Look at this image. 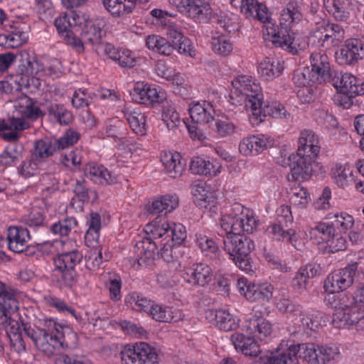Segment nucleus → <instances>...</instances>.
Returning <instances> with one entry per match:
<instances>
[{"mask_svg":"<svg viewBox=\"0 0 364 364\" xmlns=\"http://www.w3.org/2000/svg\"><path fill=\"white\" fill-rule=\"evenodd\" d=\"M215 132L222 137L234 134L237 127L228 119H217L215 123Z\"/></svg>","mask_w":364,"mask_h":364,"instance_id":"58","label":"nucleus"},{"mask_svg":"<svg viewBox=\"0 0 364 364\" xmlns=\"http://www.w3.org/2000/svg\"><path fill=\"white\" fill-rule=\"evenodd\" d=\"M76 225L77 220L74 218H67L52 225L50 230L55 235L67 236Z\"/></svg>","mask_w":364,"mask_h":364,"instance_id":"54","label":"nucleus"},{"mask_svg":"<svg viewBox=\"0 0 364 364\" xmlns=\"http://www.w3.org/2000/svg\"><path fill=\"white\" fill-rule=\"evenodd\" d=\"M161 119L168 129L174 131L182 124L179 113L174 106L166 102L162 106Z\"/></svg>","mask_w":364,"mask_h":364,"instance_id":"35","label":"nucleus"},{"mask_svg":"<svg viewBox=\"0 0 364 364\" xmlns=\"http://www.w3.org/2000/svg\"><path fill=\"white\" fill-rule=\"evenodd\" d=\"M105 286L108 288L110 297L114 301H119L121 298L122 281L119 276H110L105 282Z\"/></svg>","mask_w":364,"mask_h":364,"instance_id":"59","label":"nucleus"},{"mask_svg":"<svg viewBox=\"0 0 364 364\" xmlns=\"http://www.w3.org/2000/svg\"><path fill=\"white\" fill-rule=\"evenodd\" d=\"M331 175L334 183L343 188L353 181V171L346 164H336L332 168Z\"/></svg>","mask_w":364,"mask_h":364,"instance_id":"37","label":"nucleus"},{"mask_svg":"<svg viewBox=\"0 0 364 364\" xmlns=\"http://www.w3.org/2000/svg\"><path fill=\"white\" fill-rule=\"evenodd\" d=\"M284 63L277 59L265 58L259 65L257 71L264 80H272L279 77L284 70Z\"/></svg>","mask_w":364,"mask_h":364,"instance_id":"31","label":"nucleus"},{"mask_svg":"<svg viewBox=\"0 0 364 364\" xmlns=\"http://www.w3.org/2000/svg\"><path fill=\"white\" fill-rule=\"evenodd\" d=\"M245 327L250 333H258L260 339L270 335L272 324L267 320H245Z\"/></svg>","mask_w":364,"mask_h":364,"instance_id":"42","label":"nucleus"},{"mask_svg":"<svg viewBox=\"0 0 364 364\" xmlns=\"http://www.w3.org/2000/svg\"><path fill=\"white\" fill-rule=\"evenodd\" d=\"M77 33L79 35L75 33L74 31L67 33L63 39L65 43L70 46L75 53L82 54L85 51V44L87 43L80 36V32Z\"/></svg>","mask_w":364,"mask_h":364,"instance_id":"53","label":"nucleus"},{"mask_svg":"<svg viewBox=\"0 0 364 364\" xmlns=\"http://www.w3.org/2000/svg\"><path fill=\"white\" fill-rule=\"evenodd\" d=\"M125 0H102L104 7L114 16L129 14L134 9L133 4H125Z\"/></svg>","mask_w":364,"mask_h":364,"instance_id":"43","label":"nucleus"},{"mask_svg":"<svg viewBox=\"0 0 364 364\" xmlns=\"http://www.w3.org/2000/svg\"><path fill=\"white\" fill-rule=\"evenodd\" d=\"M48 114L60 125H68L73 120L72 112L63 105L50 103L46 107Z\"/></svg>","mask_w":364,"mask_h":364,"instance_id":"33","label":"nucleus"},{"mask_svg":"<svg viewBox=\"0 0 364 364\" xmlns=\"http://www.w3.org/2000/svg\"><path fill=\"white\" fill-rule=\"evenodd\" d=\"M240 9L247 17L252 16L260 21L267 18L266 7L257 0H241Z\"/></svg>","mask_w":364,"mask_h":364,"instance_id":"34","label":"nucleus"},{"mask_svg":"<svg viewBox=\"0 0 364 364\" xmlns=\"http://www.w3.org/2000/svg\"><path fill=\"white\" fill-rule=\"evenodd\" d=\"M192 121L196 124H208L214 119L215 110L213 106L205 101L194 103L189 108Z\"/></svg>","mask_w":364,"mask_h":364,"instance_id":"30","label":"nucleus"},{"mask_svg":"<svg viewBox=\"0 0 364 364\" xmlns=\"http://www.w3.org/2000/svg\"><path fill=\"white\" fill-rule=\"evenodd\" d=\"M210 21L218 24L220 28L228 33L237 30V25L225 15H218L212 13V18Z\"/></svg>","mask_w":364,"mask_h":364,"instance_id":"63","label":"nucleus"},{"mask_svg":"<svg viewBox=\"0 0 364 364\" xmlns=\"http://www.w3.org/2000/svg\"><path fill=\"white\" fill-rule=\"evenodd\" d=\"M83 258L77 250L60 254L55 259V271L58 273L59 281L67 287H72L77 282L75 266Z\"/></svg>","mask_w":364,"mask_h":364,"instance_id":"10","label":"nucleus"},{"mask_svg":"<svg viewBox=\"0 0 364 364\" xmlns=\"http://www.w3.org/2000/svg\"><path fill=\"white\" fill-rule=\"evenodd\" d=\"M221 164L216 159H205L200 156L193 158L190 170L195 174L206 176H215L220 173Z\"/></svg>","mask_w":364,"mask_h":364,"instance_id":"26","label":"nucleus"},{"mask_svg":"<svg viewBox=\"0 0 364 364\" xmlns=\"http://www.w3.org/2000/svg\"><path fill=\"white\" fill-rule=\"evenodd\" d=\"M170 3L196 22L207 23L212 18V9L208 0H170Z\"/></svg>","mask_w":364,"mask_h":364,"instance_id":"13","label":"nucleus"},{"mask_svg":"<svg viewBox=\"0 0 364 364\" xmlns=\"http://www.w3.org/2000/svg\"><path fill=\"white\" fill-rule=\"evenodd\" d=\"M44 165L31 155L30 159L22 162L18 168V173L25 178L36 174L40 170H44Z\"/></svg>","mask_w":364,"mask_h":364,"instance_id":"48","label":"nucleus"},{"mask_svg":"<svg viewBox=\"0 0 364 364\" xmlns=\"http://www.w3.org/2000/svg\"><path fill=\"white\" fill-rule=\"evenodd\" d=\"M330 83L340 92L350 95L364 94V83L360 82L354 75L350 73L342 74L336 71Z\"/></svg>","mask_w":364,"mask_h":364,"instance_id":"21","label":"nucleus"},{"mask_svg":"<svg viewBox=\"0 0 364 364\" xmlns=\"http://www.w3.org/2000/svg\"><path fill=\"white\" fill-rule=\"evenodd\" d=\"M212 276L211 268L205 263H195L184 272L185 279L193 286L205 287L211 281Z\"/></svg>","mask_w":364,"mask_h":364,"instance_id":"23","label":"nucleus"},{"mask_svg":"<svg viewBox=\"0 0 364 364\" xmlns=\"http://www.w3.org/2000/svg\"><path fill=\"white\" fill-rule=\"evenodd\" d=\"M309 234L311 237L320 236L323 241L327 242L330 238L335 235L336 232L329 220L325 223H319L315 227L311 228Z\"/></svg>","mask_w":364,"mask_h":364,"instance_id":"49","label":"nucleus"},{"mask_svg":"<svg viewBox=\"0 0 364 364\" xmlns=\"http://www.w3.org/2000/svg\"><path fill=\"white\" fill-rule=\"evenodd\" d=\"M161 161L166 173L173 178L181 176L185 169L186 164L178 153H164L161 156Z\"/></svg>","mask_w":364,"mask_h":364,"instance_id":"28","label":"nucleus"},{"mask_svg":"<svg viewBox=\"0 0 364 364\" xmlns=\"http://www.w3.org/2000/svg\"><path fill=\"white\" fill-rule=\"evenodd\" d=\"M316 158L309 155L296 154L290 155L284 159L283 166L290 168V175L292 180L306 181L310 178L313 173V163Z\"/></svg>","mask_w":364,"mask_h":364,"instance_id":"16","label":"nucleus"},{"mask_svg":"<svg viewBox=\"0 0 364 364\" xmlns=\"http://www.w3.org/2000/svg\"><path fill=\"white\" fill-rule=\"evenodd\" d=\"M146 87L147 84H144L143 82H136L130 92L132 99L139 104L146 105Z\"/></svg>","mask_w":364,"mask_h":364,"instance_id":"62","label":"nucleus"},{"mask_svg":"<svg viewBox=\"0 0 364 364\" xmlns=\"http://www.w3.org/2000/svg\"><path fill=\"white\" fill-rule=\"evenodd\" d=\"M224 248L229 253L235 264L242 271L250 272L252 264L250 255L255 248L252 239L237 233L223 239Z\"/></svg>","mask_w":364,"mask_h":364,"instance_id":"4","label":"nucleus"},{"mask_svg":"<svg viewBox=\"0 0 364 364\" xmlns=\"http://www.w3.org/2000/svg\"><path fill=\"white\" fill-rule=\"evenodd\" d=\"M146 45L149 49L164 55H170L173 51L171 44L159 36H149L146 39Z\"/></svg>","mask_w":364,"mask_h":364,"instance_id":"40","label":"nucleus"},{"mask_svg":"<svg viewBox=\"0 0 364 364\" xmlns=\"http://www.w3.org/2000/svg\"><path fill=\"white\" fill-rule=\"evenodd\" d=\"M157 245L150 237H146L138 241L134 246V253L139 265H149L155 259L156 256L163 259L166 262L174 261L171 245L165 243L159 251Z\"/></svg>","mask_w":364,"mask_h":364,"instance_id":"7","label":"nucleus"},{"mask_svg":"<svg viewBox=\"0 0 364 364\" xmlns=\"http://www.w3.org/2000/svg\"><path fill=\"white\" fill-rule=\"evenodd\" d=\"M127 120L135 134L141 136L146 134V117L144 114L137 112L128 114Z\"/></svg>","mask_w":364,"mask_h":364,"instance_id":"52","label":"nucleus"},{"mask_svg":"<svg viewBox=\"0 0 364 364\" xmlns=\"http://www.w3.org/2000/svg\"><path fill=\"white\" fill-rule=\"evenodd\" d=\"M80 136L77 132L69 129L63 136L54 141L48 138L38 139L34 142L31 155L45 166L46 160L58 150L64 149L77 143Z\"/></svg>","mask_w":364,"mask_h":364,"instance_id":"5","label":"nucleus"},{"mask_svg":"<svg viewBox=\"0 0 364 364\" xmlns=\"http://www.w3.org/2000/svg\"><path fill=\"white\" fill-rule=\"evenodd\" d=\"M357 262L348 264L346 267L334 271L326 279L324 289L329 294L339 293L350 287L358 274Z\"/></svg>","mask_w":364,"mask_h":364,"instance_id":"14","label":"nucleus"},{"mask_svg":"<svg viewBox=\"0 0 364 364\" xmlns=\"http://www.w3.org/2000/svg\"><path fill=\"white\" fill-rule=\"evenodd\" d=\"M93 50L99 55H105L115 61L119 49H116L114 46L109 43L102 41Z\"/></svg>","mask_w":364,"mask_h":364,"instance_id":"64","label":"nucleus"},{"mask_svg":"<svg viewBox=\"0 0 364 364\" xmlns=\"http://www.w3.org/2000/svg\"><path fill=\"white\" fill-rule=\"evenodd\" d=\"M146 105L153 106L154 103L163 102L166 99V93L161 90H157L154 87L147 84L146 87Z\"/></svg>","mask_w":364,"mask_h":364,"instance_id":"60","label":"nucleus"},{"mask_svg":"<svg viewBox=\"0 0 364 364\" xmlns=\"http://www.w3.org/2000/svg\"><path fill=\"white\" fill-rule=\"evenodd\" d=\"M260 105L258 107L256 106V109L259 111V116L255 119H250V122L252 124H258L264 121L267 116L274 117V113L276 112L278 102H267L263 101V94L261 92Z\"/></svg>","mask_w":364,"mask_h":364,"instance_id":"47","label":"nucleus"},{"mask_svg":"<svg viewBox=\"0 0 364 364\" xmlns=\"http://www.w3.org/2000/svg\"><path fill=\"white\" fill-rule=\"evenodd\" d=\"M122 364H158V355L148 343L127 345L120 352Z\"/></svg>","mask_w":364,"mask_h":364,"instance_id":"12","label":"nucleus"},{"mask_svg":"<svg viewBox=\"0 0 364 364\" xmlns=\"http://www.w3.org/2000/svg\"><path fill=\"white\" fill-rule=\"evenodd\" d=\"M124 301L126 305L133 310L145 313L146 315L152 316V318H154V317L163 318L167 316L173 318L178 316L176 314L172 311L171 308L159 304L138 293L134 292L128 294L125 297Z\"/></svg>","mask_w":364,"mask_h":364,"instance_id":"9","label":"nucleus"},{"mask_svg":"<svg viewBox=\"0 0 364 364\" xmlns=\"http://www.w3.org/2000/svg\"><path fill=\"white\" fill-rule=\"evenodd\" d=\"M237 287L240 294L252 302L264 304L272 297L273 287L271 284H255L240 278L237 282Z\"/></svg>","mask_w":364,"mask_h":364,"instance_id":"17","label":"nucleus"},{"mask_svg":"<svg viewBox=\"0 0 364 364\" xmlns=\"http://www.w3.org/2000/svg\"><path fill=\"white\" fill-rule=\"evenodd\" d=\"M231 339L237 350L241 351L245 355L257 357L262 353L259 344L252 337L236 333L232 335Z\"/></svg>","mask_w":364,"mask_h":364,"instance_id":"29","label":"nucleus"},{"mask_svg":"<svg viewBox=\"0 0 364 364\" xmlns=\"http://www.w3.org/2000/svg\"><path fill=\"white\" fill-rule=\"evenodd\" d=\"M187 236L186 228L181 223H171V228L170 230V235L168 238H171V240L176 245H181L182 242L186 240Z\"/></svg>","mask_w":364,"mask_h":364,"instance_id":"61","label":"nucleus"},{"mask_svg":"<svg viewBox=\"0 0 364 364\" xmlns=\"http://www.w3.org/2000/svg\"><path fill=\"white\" fill-rule=\"evenodd\" d=\"M49 322V326L52 323L55 329V334L53 333H48L46 330H39V336L35 341L36 347L47 355H51L60 350L64 344L68 346L65 336V333L70 332V328L64 325H60L54 320H47Z\"/></svg>","mask_w":364,"mask_h":364,"instance_id":"8","label":"nucleus"},{"mask_svg":"<svg viewBox=\"0 0 364 364\" xmlns=\"http://www.w3.org/2000/svg\"><path fill=\"white\" fill-rule=\"evenodd\" d=\"M18 58H19V64L16 73L20 76L22 85L27 86L29 85L30 77H33L41 71L44 72L45 69L43 65L36 60L35 57L30 56L26 50L20 52Z\"/></svg>","mask_w":364,"mask_h":364,"instance_id":"20","label":"nucleus"},{"mask_svg":"<svg viewBox=\"0 0 364 364\" xmlns=\"http://www.w3.org/2000/svg\"><path fill=\"white\" fill-rule=\"evenodd\" d=\"M45 215L39 209H33L29 214L22 218V222L31 228L44 225Z\"/></svg>","mask_w":364,"mask_h":364,"instance_id":"56","label":"nucleus"},{"mask_svg":"<svg viewBox=\"0 0 364 364\" xmlns=\"http://www.w3.org/2000/svg\"><path fill=\"white\" fill-rule=\"evenodd\" d=\"M345 38L342 26L323 21L309 33V43L324 50L338 46Z\"/></svg>","mask_w":364,"mask_h":364,"instance_id":"6","label":"nucleus"},{"mask_svg":"<svg viewBox=\"0 0 364 364\" xmlns=\"http://www.w3.org/2000/svg\"><path fill=\"white\" fill-rule=\"evenodd\" d=\"M297 152L316 158L320 151L318 136L311 130L304 129L300 134Z\"/></svg>","mask_w":364,"mask_h":364,"instance_id":"25","label":"nucleus"},{"mask_svg":"<svg viewBox=\"0 0 364 364\" xmlns=\"http://www.w3.org/2000/svg\"><path fill=\"white\" fill-rule=\"evenodd\" d=\"M285 225L279 223L274 224L271 227V232L274 235V238L278 241H287V242L295 246L296 232L292 229L284 230Z\"/></svg>","mask_w":364,"mask_h":364,"instance_id":"50","label":"nucleus"},{"mask_svg":"<svg viewBox=\"0 0 364 364\" xmlns=\"http://www.w3.org/2000/svg\"><path fill=\"white\" fill-rule=\"evenodd\" d=\"M80 15L81 14H73L71 16L63 14L55 18L54 24L62 38L65 36L67 33L73 31L70 29V28H73L75 31H77V24H74L73 23L74 18Z\"/></svg>","mask_w":364,"mask_h":364,"instance_id":"45","label":"nucleus"},{"mask_svg":"<svg viewBox=\"0 0 364 364\" xmlns=\"http://www.w3.org/2000/svg\"><path fill=\"white\" fill-rule=\"evenodd\" d=\"M364 58V43L362 39L351 38L336 53L338 63L342 65H353Z\"/></svg>","mask_w":364,"mask_h":364,"instance_id":"18","label":"nucleus"},{"mask_svg":"<svg viewBox=\"0 0 364 364\" xmlns=\"http://www.w3.org/2000/svg\"><path fill=\"white\" fill-rule=\"evenodd\" d=\"M274 139L264 134L250 136L240 143V151L244 155H257L264 150L273 146Z\"/></svg>","mask_w":364,"mask_h":364,"instance_id":"22","label":"nucleus"},{"mask_svg":"<svg viewBox=\"0 0 364 364\" xmlns=\"http://www.w3.org/2000/svg\"><path fill=\"white\" fill-rule=\"evenodd\" d=\"M73 191L78 200L82 203H94L97 199V192L89 188L84 179L76 181Z\"/></svg>","mask_w":364,"mask_h":364,"instance_id":"39","label":"nucleus"},{"mask_svg":"<svg viewBox=\"0 0 364 364\" xmlns=\"http://www.w3.org/2000/svg\"><path fill=\"white\" fill-rule=\"evenodd\" d=\"M220 227L225 232V237H228L241 232H253L257 229V220L252 213L241 215L228 214L221 218Z\"/></svg>","mask_w":364,"mask_h":364,"instance_id":"15","label":"nucleus"},{"mask_svg":"<svg viewBox=\"0 0 364 364\" xmlns=\"http://www.w3.org/2000/svg\"><path fill=\"white\" fill-rule=\"evenodd\" d=\"M31 239L29 231L21 227H11L9 228L6 243L9 248L15 252H23L28 247Z\"/></svg>","mask_w":364,"mask_h":364,"instance_id":"24","label":"nucleus"},{"mask_svg":"<svg viewBox=\"0 0 364 364\" xmlns=\"http://www.w3.org/2000/svg\"><path fill=\"white\" fill-rule=\"evenodd\" d=\"M73 23L77 24V31L75 32H80V36L87 44L92 46L93 50L103 41L105 31H103L105 23L102 20L91 18L88 15L81 14L74 18Z\"/></svg>","mask_w":364,"mask_h":364,"instance_id":"11","label":"nucleus"},{"mask_svg":"<svg viewBox=\"0 0 364 364\" xmlns=\"http://www.w3.org/2000/svg\"><path fill=\"white\" fill-rule=\"evenodd\" d=\"M213 50L219 55L227 56L232 50V43L224 36L213 37L211 41Z\"/></svg>","mask_w":364,"mask_h":364,"instance_id":"55","label":"nucleus"},{"mask_svg":"<svg viewBox=\"0 0 364 364\" xmlns=\"http://www.w3.org/2000/svg\"><path fill=\"white\" fill-rule=\"evenodd\" d=\"M7 33L0 35V45L8 48H17L21 44V33L12 24Z\"/></svg>","mask_w":364,"mask_h":364,"instance_id":"51","label":"nucleus"},{"mask_svg":"<svg viewBox=\"0 0 364 364\" xmlns=\"http://www.w3.org/2000/svg\"><path fill=\"white\" fill-rule=\"evenodd\" d=\"M233 90L230 95V102L235 105L245 103L247 110L251 111L250 119L259 116V111L255 108L260 104L261 87L252 81V77L246 75L240 76L232 82Z\"/></svg>","mask_w":364,"mask_h":364,"instance_id":"3","label":"nucleus"},{"mask_svg":"<svg viewBox=\"0 0 364 364\" xmlns=\"http://www.w3.org/2000/svg\"><path fill=\"white\" fill-rule=\"evenodd\" d=\"M90 180L99 184H110L114 181L111 173L103 166H90L86 172Z\"/></svg>","mask_w":364,"mask_h":364,"instance_id":"38","label":"nucleus"},{"mask_svg":"<svg viewBox=\"0 0 364 364\" xmlns=\"http://www.w3.org/2000/svg\"><path fill=\"white\" fill-rule=\"evenodd\" d=\"M310 71H312L318 83H330L336 70L331 68L328 55L321 52L313 53L310 56Z\"/></svg>","mask_w":364,"mask_h":364,"instance_id":"19","label":"nucleus"},{"mask_svg":"<svg viewBox=\"0 0 364 364\" xmlns=\"http://www.w3.org/2000/svg\"><path fill=\"white\" fill-rule=\"evenodd\" d=\"M14 107L23 117L28 119H37L43 116L41 109L36 105V102L26 95H21L18 97Z\"/></svg>","mask_w":364,"mask_h":364,"instance_id":"32","label":"nucleus"},{"mask_svg":"<svg viewBox=\"0 0 364 364\" xmlns=\"http://www.w3.org/2000/svg\"><path fill=\"white\" fill-rule=\"evenodd\" d=\"M92 248L87 251L85 256V267L89 270H96L102 262V247L98 243H93V245H87Z\"/></svg>","mask_w":364,"mask_h":364,"instance_id":"46","label":"nucleus"},{"mask_svg":"<svg viewBox=\"0 0 364 364\" xmlns=\"http://www.w3.org/2000/svg\"><path fill=\"white\" fill-rule=\"evenodd\" d=\"M279 18V26L267 28V33L271 36V41L277 47H281L289 52H293L292 46L294 28L303 20L301 7L284 5Z\"/></svg>","mask_w":364,"mask_h":364,"instance_id":"2","label":"nucleus"},{"mask_svg":"<svg viewBox=\"0 0 364 364\" xmlns=\"http://www.w3.org/2000/svg\"><path fill=\"white\" fill-rule=\"evenodd\" d=\"M18 310V302L6 285L0 282V318H11Z\"/></svg>","mask_w":364,"mask_h":364,"instance_id":"27","label":"nucleus"},{"mask_svg":"<svg viewBox=\"0 0 364 364\" xmlns=\"http://www.w3.org/2000/svg\"><path fill=\"white\" fill-rule=\"evenodd\" d=\"M331 225L335 232L346 233V231L351 228L353 225V217L347 213L328 215Z\"/></svg>","mask_w":364,"mask_h":364,"instance_id":"41","label":"nucleus"},{"mask_svg":"<svg viewBox=\"0 0 364 364\" xmlns=\"http://www.w3.org/2000/svg\"><path fill=\"white\" fill-rule=\"evenodd\" d=\"M292 80L298 87H312L316 84H319L318 80L308 67L296 70L294 73Z\"/></svg>","mask_w":364,"mask_h":364,"instance_id":"44","label":"nucleus"},{"mask_svg":"<svg viewBox=\"0 0 364 364\" xmlns=\"http://www.w3.org/2000/svg\"><path fill=\"white\" fill-rule=\"evenodd\" d=\"M88 230L85 236L87 245H93V243H98L100 231L101 229V217L97 212L90 213V218L87 221Z\"/></svg>","mask_w":364,"mask_h":364,"instance_id":"36","label":"nucleus"},{"mask_svg":"<svg viewBox=\"0 0 364 364\" xmlns=\"http://www.w3.org/2000/svg\"><path fill=\"white\" fill-rule=\"evenodd\" d=\"M340 357L337 347H318L313 343L291 344L282 350L277 349L259 357L260 364H299L302 359L307 364H333Z\"/></svg>","mask_w":364,"mask_h":364,"instance_id":"1","label":"nucleus"},{"mask_svg":"<svg viewBox=\"0 0 364 364\" xmlns=\"http://www.w3.org/2000/svg\"><path fill=\"white\" fill-rule=\"evenodd\" d=\"M137 58L134 54L128 49L121 48L118 50V55L115 60L119 65L122 68H132L136 64Z\"/></svg>","mask_w":364,"mask_h":364,"instance_id":"57","label":"nucleus"}]
</instances>
